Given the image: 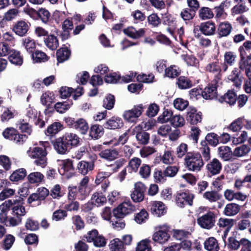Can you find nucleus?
<instances>
[{
    "mask_svg": "<svg viewBox=\"0 0 251 251\" xmlns=\"http://www.w3.org/2000/svg\"><path fill=\"white\" fill-rule=\"evenodd\" d=\"M126 205H127V203H122L112 211V219L110 223L116 230H121L125 227L126 224L123 219L130 212V209Z\"/></svg>",
    "mask_w": 251,
    "mask_h": 251,
    "instance_id": "obj_1",
    "label": "nucleus"
},
{
    "mask_svg": "<svg viewBox=\"0 0 251 251\" xmlns=\"http://www.w3.org/2000/svg\"><path fill=\"white\" fill-rule=\"evenodd\" d=\"M185 163L189 170L198 172L204 165L201 154L199 152H187L185 157Z\"/></svg>",
    "mask_w": 251,
    "mask_h": 251,
    "instance_id": "obj_2",
    "label": "nucleus"
},
{
    "mask_svg": "<svg viewBox=\"0 0 251 251\" xmlns=\"http://www.w3.org/2000/svg\"><path fill=\"white\" fill-rule=\"evenodd\" d=\"M26 197V195L20 194V196H16L14 199L8 200L11 201V205H9V211H12L13 216L22 218V217L25 215L26 212L24 204V198Z\"/></svg>",
    "mask_w": 251,
    "mask_h": 251,
    "instance_id": "obj_3",
    "label": "nucleus"
},
{
    "mask_svg": "<svg viewBox=\"0 0 251 251\" xmlns=\"http://www.w3.org/2000/svg\"><path fill=\"white\" fill-rule=\"evenodd\" d=\"M2 134L5 139L12 141L18 145L24 144L27 139L26 134H20L18 130L12 127L5 128Z\"/></svg>",
    "mask_w": 251,
    "mask_h": 251,
    "instance_id": "obj_4",
    "label": "nucleus"
},
{
    "mask_svg": "<svg viewBox=\"0 0 251 251\" xmlns=\"http://www.w3.org/2000/svg\"><path fill=\"white\" fill-rule=\"evenodd\" d=\"M29 155L35 160L34 164L44 168L47 164V151L44 148L34 147L31 151H28Z\"/></svg>",
    "mask_w": 251,
    "mask_h": 251,
    "instance_id": "obj_5",
    "label": "nucleus"
},
{
    "mask_svg": "<svg viewBox=\"0 0 251 251\" xmlns=\"http://www.w3.org/2000/svg\"><path fill=\"white\" fill-rule=\"evenodd\" d=\"M216 215L208 209L207 212L197 218L198 224L202 228L210 229L215 226Z\"/></svg>",
    "mask_w": 251,
    "mask_h": 251,
    "instance_id": "obj_6",
    "label": "nucleus"
},
{
    "mask_svg": "<svg viewBox=\"0 0 251 251\" xmlns=\"http://www.w3.org/2000/svg\"><path fill=\"white\" fill-rule=\"evenodd\" d=\"M158 230L152 235V239L155 242L159 244H164L166 242L170 237L169 232L171 227L165 224L159 226Z\"/></svg>",
    "mask_w": 251,
    "mask_h": 251,
    "instance_id": "obj_7",
    "label": "nucleus"
},
{
    "mask_svg": "<svg viewBox=\"0 0 251 251\" xmlns=\"http://www.w3.org/2000/svg\"><path fill=\"white\" fill-rule=\"evenodd\" d=\"M145 108L146 106L142 104L134 105L132 109L126 110L124 112V118L129 123H135Z\"/></svg>",
    "mask_w": 251,
    "mask_h": 251,
    "instance_id": "obj_8",
    "label": "nucleus"
},
{
    "mask_svg": "<svg viewBox=\"0 0 251 251\" xmlns=\"http://www.w3.org/2000/svg\"><path fill=\"white\" fill-rule=\"evenodd\" d=\"M58 170L61 175L66 176L68 178L75 176V172L72 160H58Z\"/></svg>",
    "mask_w": 251,
    "mask_h": 251,
    "instance_id": "obj_9",
    "label": "nucleus"
},
{
    "mask_svg": "<svg viewBox=\"0 0 251 251\" xmlns=\"http://www.w3.org/2000/svg\"><path fill=\"white\" fill-rule=\"evenodd\" d=\"M194 198L195 195L187 190L184 192L176 194V202L177 206L181 208L184 207L186 205L192 206Z\"/></svg>",
    "mask_w": 251,
    "mask_h": 251,
    "instance_id": "obj_10",
    "label": "nucleus"
},
{
    "mask_svg": "<svg viewBox=\"0 0 251 251\" xmlns=\"http://www.w3.org/2000/svg\"><path fill=\"white\" fill-rule=\"evenodd\" d=\"M202 114L201 111H198L197 109L192 106H190L187 110L186 120L191 125H197L202 121Z\"/></svg>",
    "mask_w": 251,
    "mask_h": 251,
    "instance_id": "obj_11",
    "label": "nucleus"
},
{
    "mask_svg": "<svg viewBox=\"0 0 251 251\" xmlns=\"http://www.w3.org/2000/svg\"><path fill=\"white\" fill-rule=\"evenodd\" d=\"M218 80L214 79L211 83H209L205 88L202 90V97L205 100H218L217 85Z\"/></svg>",
    "mask_w": 251,
    "mask_h": 251,
    "instance_id": "obj_12",
    "label": "nucleus"
},
{
    "mask_svg": "<svg viewBox=\"0 0 251 251\" xmlns=\"http://www.w3.org/2000/svg\"><path fill=\"white\" fill-rule=\"evenodd\" d=\"M146 187L141 182H138L134 184V190L131 194V198L135 202H141L144 199V194Z\"/></svg>",
    "mask_w": 251,
    "mask_h": 251,
    "instance_id": "obj_13",
    "label": "nucleus"
},
{
    "mask_svg": "<svg viewBox=\"0 0 251 251\" xmlns=\"http://www.w3.org/2000/svg\"><path fill=\"white\" fill-rule=\"evenodd\" d=\"M148 209L152 215L158 217L164 215L167 212L165 204L160 201H151Z\"/></svg>",
    "mask_w": 251,
    "mask_h": 251,
    "instance_id": "obj_14",
    "label": "nucleus"
},
{
    "mask_svg": "<svg viewBox=\"0 0 251 251\" xmlns=\"http://www.w3.org/2000/svg\"><path fill=\"white\" fill-rule=\"evenodd\" d=\"M51 143L57 152L60 154H65L71 150L65 141L63 136L51 140Z\"/></svg>",
    "mask_w": 251,
    "mask_h": 251,
    "instance_id": "obj_15",
    "label": "nucleus"
},
{
    "mask_svg": "<svg viewBox=\"0 0 251 251\" xmlns=\"http://www.w3.org/2000/svg\"><path fill=\"white\" fill-rule=\"evenodd\" d=\"M96 160V156L93 157L90 161H81L77 165L76 170L78 173L84 176L87 175L89 172L94 170L95 167V161Z\"/></svg>",
    "mask_w": 251,
    "mask_h": 251,
    "instance_id": "obj_16",
    "label": "nucleus"
},
{
    "mask_svg": "<svg viewBox=\"0 0 251 251\" xmlns=\"http://www.w3.org/2000/svg\"><path fill=\"white\" fill-rule=\"evenodd\" d=\"M30 26V24L29 23L20 20L13 25L12 31L17 35L23 37L27 34Z\"/></svg>",
    "mask_w": 251,
    "mask_h": 251,
    "instance_id": "obj_17",
    "label": "nucleus"
},
{
    "mask_svg": "<svg viewBox=\"0 0 251 251\" xmlns=\"http://www.w3.org/2000/svg\"><path fill=\"white\" fill-rule=\"evenodd\" d=\"M222 169V163L217 158H213L207 164L206 169L208 175L214 176L220 174Z\"/></svg>",
    "mask_w": 251,
    "mask_h": 251,
    "instance_id": "obj_18",
    "label": "nucleus"
},
{
    "mask_svg": "<svg viewBox=\"0 0 251 251\" xmlns=\"http://www.w3.org/2000/svg\"><path fill=\"white\" fill-rule=\"evenodd\" d=\"M123 32L126 35L131 38L139 39L145 36L146 29L142 28L136 29L134 27L131 26L125 28L123 30Z\"/></svg>",
    "mask_w": 251,
    "mask_h": 251,
    "instance_id": "obj_19",
    "label": "nucleus"
},
{
    "mask_svg": "<svg viewBox=\"0 0 251 251\" xmlns=\"http://www.w3.org/2000/svg\"><path fill=\"white\" fill-rule=\"evenodd\" d=\"M103 126L99 124L91 125L89 130V136L91 139L98 140L104 134V130Z\"/></svg>",
    "mask_w": 251,
    "mask_h": 251,
    "instance_id": "obj_20",
    "label": "nucleus"
},
{
    "mask_svg": "<svg viewBox=\"0 0 251 251\" xmlns=\"http://www.w3.org/2000/svg\"><path fill=\"white\" fill-rule=\"evenodd\" d=\"M241 70L240 69L235 68L228 76V79L237 88L240 87L244 78L241 74Z\"/></svg>",
    "mask_w": 251,
    "mask_h": 251,
    "instance_id": "obj_21",
    "label": "nucleus"
},
{
    "mask_svg": "<svg viewBox=\"0 0 251 251\" xmlns=\"http://www.w3.org/2000/svg\"><path fill=\"white\" fill-rule=\"evenodd\" d=\"M123 126L124 123L122 119L116 116L112 117L103 124L104 128L113 130L121 128Z\"/></svg>",
    "mask_w": 251,
    "mask_h": 251,
    "instance_id": "obj_22",
    "label": "nucleus"
},
{
    "mask_svg": "<svg viewBox=\"0 0 251 251\" xmlns=\"http://www.w3.org/2000/svg\"><path fill=\"white\" fill-rule=\"evenodd\" d=\"M63 136L70 150L80 145V138L76 134L66 132Z\"/></svg>",
    "mask_w": 251,
    "mask_h": 251,
    "instance_id": "obj_23",
    "label": "nucleus"
},
{
    "mask_svg": "<svg viewBox=\"0 0 251 251\" xmlns=\"http://www.w3.org/2000/svg\"><path fill=\"white\" fill-rule=\"evenodd\" d=\"M100 156L108 161H113L119 156V152L116 149L110 148L101 151Z\"/></svg>",
    "mask_w": 251,
    "mask_h": 251,
    "instance_id": "obj_24",
    "label": "nucleus"
},
{
    "mask_svg": "<svg viewBox=\"0 0 251 251\" xmlns=\"http://www.w3.org/2000/svg\"><path fill=\"white\" fill-rule=\"evenodd\" d=\"M218 100L221 103L225 102L232 105L237 100V95L233 90H228L224 95L220 97Z\"/></svg>",
    "mask_w": 251,
    "mask_h": 251,
    "instance_id": "obj_25",
    "label": "nucleus"
},
{
    "mask_svg": "<svg viewBox=\"0 0 251 251\" xmlns=\"http://www.w3.org/2000/svg\"><path fill=\"white\" fill-rule=\"evenodd\" d=\"M200 29H201V33L207 36L214 34L216 30L215 24L211 21L201 23Z\"/></svg>",
    "mask_w": 251,
    "mask_h": 251,
    "instance_id": "obj_26",
    "label": "nucleus"
},
{
    "mask_svg": "<svg viewBox=\"0 0 251 251\" xmlns=\"http://www.w3.org/2000/svg\"><path fill=\"white\" fill-rule=\"evenodd\" d=\"M232 27L228 22L221 23L217 28V33L219 38L226 37L230 34Z\"/></svg>",
    "mask_w": 251,
    "mask_h": 251,
    "instance_id": "obj_27",
    "label": "nucleus"
},
{
    "mask_svg": "<svg viewBox=\"0 0 251 251\" xmlns=\"http://www.w3.org/2000/svg\"><path fill=\"white\" fill-rule=\"evenodd\" d=\"M74 128L80 134L85 135L87 133L89 127L87 121L83 118L76 119Z\"/></svg>",
    "mask_w": 251,
    "mask_h": 251,
    "instance_id": "obj_28",
    "label": "nucleus"
},
{
    "mask_svg": "<svg viewBox=\"0 0 251 251\" xmlns=\"http://www.w3.org/2000/svg\"><path fill=\"white\" fill-rule=\"evenodd\" d=\"M11 201H5L3 203L0 205V223L6 224L7 221V213L9 211V205H11Z\"/></svg>",
    "mask_w": 251,
    "mask_h": 251,
    "instance_id": "obj_29",
    "label": "nucleus"
},
{
    "mask_svg": "<svg viewBox=\"0 0 251 251\" xmlns=\"http://www.w3.org/2000/svg\"><path fill=\"white\" fill-rule=\"evenodd\" d=\"M73 103L72 100L68 99L66 101L56 103L54 104V108L56 109L57 112L63 114L70 108Z\"/></svg>",
    "mask_w": 251,
    "mask_h": 251,
    "instance_id": "obj_30",
    "label": "nucleus"
},
{
    "mask_svg": "<svg viewBox=\"0 0 251 251\" xmlns=\"http://www.w3.org/2000/svg\"><path fill=\"white\" fill-rule=\"evenodd\" d=\"M63 128V126L61 123L54 122L48 126L47 129L45 131V133L47 136H53Z\"/></svg>",
    "mask_w": 251,
    "mask_h": 251,
    "instance_id": "obj_31",
    "label": "nucleus"
},
{
    "mask_svg": "<svg viewBox=\"0 0 251 251\" xmlns=\"http://www.w3.org/2000/svg\"><path fill=\"white\" fill-rule=\"evenodd\" d=\"M70 55L71 50L67 47L59 49L56 53L57 60L59 63H62L68 60Z\"/></svg>",
    "mask_w": 251,
    "mask_h": 251,
    "instance_id": "obj_32",
    "label": "nucleus"
},
{
    "mask_svg": "<svg viewBox=\"0 0 251 251\" xmlns=\"http://www.w3.org/2000/svg\"><path fill=\"white\" fill-rule=\"evenodd\" d=\"M205 70L210 73H217L218 75H215L214 79H216V80L220 79L219 76L222 69L220 65V62L218 61L208 64L205 67Z\"/></svg>",
    "mask_w": 251,
    "mask_h": 251,
    "instance_id": "obj_33",
    "label": "nucleus"
},
{
    "mask_svg": "<svg viewBox=\"0 0 251 251\" xmlns=\"http://www.w3.org/2000/svg\"><path fill=\"white\" fill-rule=\"evenodd\" d=\"M204 247L208 251H218L220 249L217 240L213 237H209L204 241Z\"/></svg>",
    "mask_w": 251,
    "mask_h": 251,
    "instance_id": "obj_34",
    "label": "nucleus"
},
{
    "mask_svg": "<svg viewBox=\"0 0 251 251\" xmlns=\"http://www.w3.org/2000/svg\"><path fill=\"white\" fill-rule=\"evenodd\" d=\"M45 45L51 50H56L59 46V42L57 38L53 34L47 35L44 39Z\"/></svg>",
    "mask_w": 251,
    "mask_h": 251,
    "instance_id": "obj_35",
    "label": "nucleus"
},
{
    "mask_svg": "<svg viewBox=\"0 0 251 251\" xmlns=\"http://www.w3.org/2000/svg\"><path fill=\"white\" fill-rule=\"evenodd\" d=\"M176 84L180 89H189L193 86L192 81L188 77L180 76L177 79Z\"/></svg>",
    "mask_w": 251,
    "mask_h": 251,
    "instance_id": "obj_36",
    "label": "nucleus"
},
{
    "mask_svg": "<svg viewBox=\"0 0 251 251\" xmlns=\"http://www.w3.org/2000/svg\"><path fill=\"white\" fill-rule=\"evenodd\" d=\"M240 210L239 205L235 203H230L226 204L224 210L225 215L232 216L236 215Z\"/></svg>",
    "mask_w": 251,
    "mask_h": 251,
    "instance_id": "obj_37",
    "label": "nucleus"
},
{
    "mask_svg": "<svg viewBox=\"0 0 251 251\" xmlns=\"http://www.w3.org/2000/svg\"><path fill=\"white\" fill-rule=\"evenodd\" d=\"M218 154L224 161H228L232 158V153L228 146H223L218 148Z\"/></svg>",
    "mask_w": 251,
    "mask_h": 251,
    "instance_id": "obj_38",
    "label": "nucleus"
},
{
    "mask_svg": "<svg viewBox=\"0 0 251 251\" xmlns=\"http://www.w3.org/2000/svg\"><path fill=\"white\" fill-rule=\"evenodd\" d=\"M11 53L8 56L9 61L15 65H22L23 63V58L21 55L20 51L13 50H11Z\"/></svg>",
    "mask_w": 251,
    "mask_h": 251,
    "instance_id": "obj_39",
    "label": "nucleus"
},
{
    "mask_svg": "<svg viewBox=\"0 0 251 251\" xmlns=\"http://www.w3.org/2000/svg\"><path fill=\"white\" fill-rule=\"evenodd\" d=\"M181 72V70L177 66L171 65L165 69V75L168 77L175 78L180 75Z\"/></svg>",
    "mask_w": 251,
    "mask_h": 251,
    "instance_id": "obj_40",
    "label": "nucleus"
},
{
    "mask_svg": "<svg viewBox=\"0 0 251 251\" xmlns=\"http://www.w3.org/2000/svg\"><path fill=\"white\" fill-rule=\"evenodd\" d=\"M201 144V147L200 149L201 151L200 153L201 154V158L203 157V162H207L211 158L210 148L205 141H202Z\"/></svg>",
    "mask_w": 251,
    "mask_h": 251,
    "instance_id": "obj_41",
    "label": "nucleus"
},
{
    "mask_svg": "<svg viewBox=\"0 0 251 251\" xmlns=\"http://www.w3.org/2000/svg\"><path fill=\"white\" fill-rule=\"evenodd\" d=\"M26 176V170L24 168L19 169L15 171L10 176L9 179L12 181H18L23 180Z\"/></svg>",
    "mask_w": 251,
    "mask_h": 251,
    "instance_id": "obj_42",
    "label": "nucleus"
},
{
    "mask_svg": "<svg viewBox=\"0 0 251 251\" xmlns=\"http://www.w3.org/2000/svg\"><path fill=\"white\" fill-rule=\"evenodd\" d=\"M199 18L202 20L210 19L214 17L211 9L207 7H202L199 10Z\"/></svg>",
    "mask_w": 251,
    "mask_h": 251,
    "instance_id": "obj_43",
    "label": "nucleus"
},
{
    "mask_svg": "<svg viewBox=\"0 0 251 251\" xmlns=\"http://www.w3.org/2000/svg\"><path fill=\"white\" fill-rule=\"evenodd\" d=\"M19 128L21 130L22 134H25L28 137L32 132V126L28 123H25L24 120H20L19 124H18Z\"/></svg>",
    "mask_w": 251,
    "mask_h": 251,
    "instance_id": "obj_44",
    "label": "nucleus"
},
{
    "mask_svg": "<svg viewBox=\"0 0 251 251\" xmlns=\"http://www.w3.org/2000/svg\"><path fill=\"white\" fill-rule=\"evenodd\" d=\"M23 44L29 53L32 54L34 52L36 48V44L35 41L31 38L28 37L24 39Z\"/></svg>",
    "mask_w": 251,
    "mask_h": 251,
    "instance_id": "obj_45",
    "label": "nucleus"
},
{
    "mask_svg": "<svg viewBox=\"0 0 251 251\" xmlns=\"http://www.w3.org/2000/svg\"><path fill=\"white\" fill-rule=\"evenodd\" d=\"M109 246L111 251H122L124 248V243L119 238H115L110 241Z\"/></svg>",
    "mask_w": 251,
    "mask_h": 251,
    "instance_id": "obj_46",
    "label": "nucleus"
},
{
    "mask_svg": "<svg viewBox=\"0 0 251 251\" xmlns=\"http://www.w3.org/2000/svg\"><path fill=\"white\" fill-rule=\"evenodd\" d=\"M141 160L137 157H134L131 159L127 166L129 173L132 172H136L138 171L139 167L141 165Z\"/></svg>",
    "mask_w": 251,
    "mask_h": 251,
    "instance_id": "obj_47",
    "label": "nucleus"
},
{
    "mask_svg": "<svg viewBox=\"0 0 251 251\" xmlns=\"http://www.w3.org/2000/svg\"><path fill=\"white\" fill-rule=\"evenodd\" d=\"M173 116V113L171 110L164 109L163 113L158 117L157 121L160 123H166L168 121L171 122V120Z\"/></svg>",
    "mask_w": 251,
    "mask_h": 251,
    "instance_id": "obj_48",
    "label": "nucleus"
},
{
    "mask_svg": "<svg viewBox=\"0 0 251 251\" xmlns=\"http://www.w3.org/2000/svg\"><path fill=\"white\" fill-rule=\"evenodd\" d=\"M196 12L189 8L182 10L180 13V16L186 22L192 20L196 15Z\"/></svg>",
    "mask_w": 251,
    "mask_h": 251,
    "instance_id": "obj_49",
    "label": "nucleus"
},
{
    "mask_svg": "<svg viewBox=\"0 0 251 251\" xmlns=\"http://www.w3.org/2000/svg\"><path fill=\"white\" fill-rule=\"evenodd\" d=\"M161 23L164 25H168V27H175L176 25L175 18L171 14L168 13H165L162 16Z\"/></svg>",
    "mask_w": 251,
    "mask_h": 251,
    "instance_id": "obj_50",
    "label": "nucleus"
},
{
    "mask_svg": "<svg viewBox=\"0 0 251 251\" xmlns=\"http://www.w3.org/2000/svg\"><path fill=\"white\" fill-rule=\"evenodd\" d=\"M121 75L117 73H111L105 75L104 80L107 83H119Z\"/></svg>",
    "mask_w": 251,
    "mask_h": 251,
    "instance_id": "obj_51",
    "label": "nucleus"
},
{
    "mask_svg": "<svg viewBox=\"0 0 251 251\" xmlns=\"http://www.w3.org/2000/svg\"><path fill=\"white\" fill-rule=\"evenodd\" d=\"M115 103V99L114 96L109 94L103 100V107L107 110H111L114 107Z\"/></svg>",
    "mask_w": 251,
    "mask_h": 251,
    "instance_id": "obj_52",
    "label": "nucleus"
},
{
    "mask_svg": "<svg viewBox=\"0 0 251 251\" xmlns=\"http://www.w3.org/2000/svg\"><path fill=\"white\" fill-rule=\"evenodd\" d=\"M203 197L210 202H215L220 199L221 195L217 191H210L205 192Z\"/></svg>",
    "mask_w": 251,
    "mask_h": 251,
    "instance_id": "obj_53",
    "label": "nucleus"
},
{
    "mask_svg": "<svg viewBox=\"0 0 251 251\" xmlns=\"http://www.w3.org/2000/svg\"><path fill=\"white\" fill-rule=\"evenodd\" d=\"M72 221L73 224L75 226V229L76 230H80L83 229L85 227V223L79 215H75L72 217Z\"/></svg>",
    "mask_w": 251,
    "mask_h": 251,
    "instance_id": "obj_54",
    "label": "nucleus"
},
{
    "mask_svg": "<svg viewBox=\"0 0 251 251\" xmlns=\"http://www.w3.org/2000/svg\"><path fill=\"white\" fill-rule=\"evenodd\" d=\"M32 58L36 62H45L48 60L49 57L41 51L36 50L31 54Z\"/></svg>",
    "mask_w": 251,
    "mask_h": 251,
    "instance_id": "obj_55",
    "label": "nucleus"
},
{
    "mask_svg": "<svg viewBox=\"0 0 251 251\" xmlns=\"http://www.w3.org/2000/svg\"><path fill=\"white\" fill-rule=\"evenodd\" d=\"M44 177V175L38 172L31 173L27 176L28 180L30 183H40Z\"/></svg>",
    "mask_w": 251,
    "mask_h": 251,
    "instance_id": "obj_56",
    "label": "nucleus"
},
{
    "mask_svg": "<svg viewBox=\"0 0 251 251\" xmlns=\"http://www.w3.org/2000/svg\"><path fill=\"white\" fill-rule=\"evenodd\" d=\"M241 245V240L238 241L235 237L231 236L228 238V242L226 244L229 251L237 250Z\"/></svg>",
    "mask_w": 251,
    "mask_h": 251,
    "instance_id": "obj_57",
    "label": "nucleus"
},
{
    "mask_svg": "<svg viewBox=\"0 0 251 251\" xmlns=\"http://www.w3.org/2000/svg\"><path fill=\"white\" fill-rule=\"evenodd\" d=\"M174 105L176 109L182 111L189 107V101L182 98H176L174 101Z\"/></svg>",
    "mask_w": 251,
    "mask_h": 251,
    "instance_id": "obj_58",
    "label": "nucleus"
},
{
    "mask_svg": "<svg viewBox=\"0 0 251 251\" xmlns=\"http://www.w3.org/2000/svg\"><path fill=\"white\" fill-rule=\"evenodd\" d=\"M147 20L149 24L154 27H158L161 23V19L155 13L150 15L148 17Z\"/></svg>",
    "mask_w": 251,
    "mask_h": 251,
    "instance_id": "obj_59",
    "label": "nucleus"
},
{
    "mask_svg": "<svg viewBox=\"0 0 251 251\" xmlns=\"http://www.w3.org/2000/svg\"><path fill=\"white\" fill-rule=\"evenodd\" d=\"M39 224L38 221L31 218L27 219L25 223V227L26 230L36 231L39 229Z\"/></svg>",
    "mask_w": 251,
    "mask_h": 251,
    "instance_id": "obj_60",
    "label": "nucleus"
},
{
    "mask_svg": "<svg viewBox=\"0 0 251 251\" xmlns=\"http://www.w3.org/2000/svg\"><path fill=\"white\" fill-rule=\"evenodd\" d=\"M39 18L38 20H41L44 23H47L50 19V12L45 8H41L38 9Z\"/></svg>",
    "mask_w": 251,
    "mask_h": 251,
    "instance_id": "obj_61",
    "label": "nucleus"
},
{
    "mask_svg": "<svg viewBox=\"0 0 251 251\" xmlns=\"http://www.w3.org/2000/svg\"><path fill=\"white\" fill-rule=\"evenodd\" d=\"M209 145L215 147L219 144L218 136L214 132L208 133L205 138V140Z\"/></svg>",
    "mask_w": 251,
    "mask_h": 251,
    "instance_id": "obj_62",
    "label": "nucleus"
},
{
    "mask_svg": "<svg viewBox=\"0 0 251 251\" xmlns=\"http://www.w3.org/2000/svg\"><path fill=\"white\" fill-rule=\"evenodd\" d=\"M136 137L139 143L146 145L149 142L150 134L145 131H141L136 134Z\"/></svg>",
    "mask_w": 251,
    "mask_h": 251,
    "instance_id": "obj_63",
    "label": "nucleus"
},
{
    "mask_svg": "<svg viewBox=\"0 0 251 251\" xmlns=\"http://www.w3.org/2000/svg\"><path fill=\"white\" fill-rule=\"evenodd\" d=\"M150 242L151 241L148 239L142 240L137 244L136 251H151Z\"/></svg>",
    "mask_w": 251,
    "mask_h": 251,
    "instance_id": "obj_64",
    "label": "nucleus"
}]
</instances>
